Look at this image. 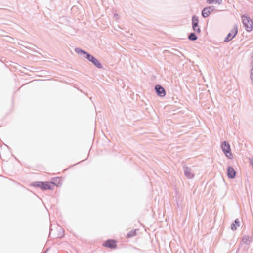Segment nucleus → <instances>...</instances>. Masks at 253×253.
<instances>
[{
  "mask_svg": "<svg viewBox=\"0 0 253 253\" xmlns=\"http://www.w3.org/2000/svg\"><path fill=\"white\" fill-rule=\"evenodd\" d=\"M103 246L110 248L111 249H115L117 248V242L114 239H107L103 244Z\"/></svg>",
  "mask_w": 253,
  "mask_h": 253,
  "instance_id": "9",
  "label": "nucleus"
},
{
  "mask_svg": "<svg viewBox=\"0 0 253 253\" xmlns=\"http://www.w3.org/2000/svg\"><path fill=\"white\" fill-rule=\"evenodd\" d=\"M214 6H210L205 7L201 11V15L204 18L209 17V16L214 10Z\"/></svg>",
  "mask_w": 253,
  "mask_h": 253,
  "instance_id": "8",
  "label": "nucleus"
},
{
  "mask_svg": "<svg viewBox=\"0 0 253 253\" xmlns=\"http://www.w3.org/2000/svg\"><path fill=\"white\" fill-rule=\"evenodd\" d=\"M47 251H48V249H47V250H46V251H45L43 253H47Z\"/></svg>",
  "mask_w": 253,
  "mask_h": 253,
  "instance_id": "23",
  "label": "nucleus"
},
{
  "mask_svg": "<svg viewBox=\"0 0 253 253\" xmlns=\"http://www.w3.org/2000/svg\"><path fill=\"white\" fill-rule=\"evenodd\" d=\"M221 149L224 155L230 159L233 158V154L231 152L230 145L227 141L222 142L220 145Z\"/></svg>",
  "mask_w": 253,
  "mask_h": 253,
  "instance_id": "4",
  "label": "nucleus"
},
{
  "mask_svg": "<svg viewBox=\"0 0 253 253\" xmlns=\"http://www.w3.org/2000/svg\"><path fill=\"white\" fill-rule=\"evenodd\" d=\"M239 250H240V247H239V248H238L237 249V250H236V253H237L239 251Z\"/></svg>",
  "mask_w": 253,
  "mask_h": 253,
  "instance_id": "21",
  "label": "nucleus"
},
{
  "mask_svg": "<svg viewBox=\"0 0 253 253\" xmlns=\"http://www.w3.org/2000/svg\"><path fill=\"white\" fill-rule=\"evenodd\" d=\"M154 90L156 94L161 97H164L166 95L165 89L160 84H156L154 87Z\"/></svg>",
  "mask_w": 253,
  "mask_h": 253,
  "instance_id": "7",
  "label": "nucleus"
},
{
  "mask_svg": "<svg viewBox=\"0 0 253 253\" xmlns=\"http://www.w3.org/2000/svg\"><path fill=\"white\" fill-rule=\"evenodd\" d=\"M118 16V14H115L114 15V16H115V17H117V16Z\"/></svg>",
  "mask_w": 253,
  "mask_h": 253,
  "instance_id": "24",
  "label": "nucleus"
},
{
  "mask_svg": "<svg viewBox=\"0 0 253 253\" xmlns=\"http://www.w3.org/2000/svg\"><path fill=\"white\" fill-rule=\"evenodd\" d=\"M238 32V26L235 24L233 28L228 33L226 37L224 38V42L227 43L232 40L237 35Z\"/></svg>",
  "mask_w": 253,
  "mask_h": 253,
  "instance_id": "5",
  "label": "nucleus"
},
{
  "mask_svg": "<svg viewBox=\"0 0 253 253\" xmlns=\"http://www.w3.org/2000/svg\"><path fill=\"white\" fill-rule=\"evenodd\" d=\"M240 225V222L239 219H236L231 225V229L232 231H236L237 228V226L239 227Z\"/></svg>",
  "mask_w": 253,
  "mask_h": 253,
  "instance_id": "14",
  "label": "nucleus"
},
{
  "mask_svg": "<svg viewBox=\"0 0 253 253\" xmlns=\"http://www.w3.org/2000/svg\"><path fill=\"white\" fill-rule=\"evenodd\" d=\"M138 229L131 230L126 235V238H130L133 236H135L136 235V231Z\"/></svg>",
  "mask_w": 253,
  "mask_h": 253,
  "instance_id": "16",
  "label": "nucleus"
},
{
  "mask_svg": "<svg viewBox=\"0 0 253 253\" xmlns=\"http://www.w3.org/2000/svg\"><path fill=\"white\" fill-rule=\"evenodd\" d=\"M50 186H52L53 190L54 188V186H56L57 187H59L61 185L62 183V180L59 177H54L52 179V180L50 181Z\"/></svg>",
  "mask_w": 253,
  "mask_h": 253,
  "instance_id": "10",
  "label": "nucleus"
},
{
  "mask_svg": "<svg viewBox=\"0 0 253 253\" xmlns=\"http://www.w3.org/2000/svg\"><path fill=\"white\" fill-rule=\"evenodd\" d=\"M135 249L136 250H137L140 251L141 252H142V250H140L139 249H138V248H135Z\"/></svg>",
  "mask_w": 253,
  "mask_h": 253,
  "instance_id": "20",
  "label": "nucleus"
},
{
  "mask_svg": "<svg viewBox=\"0 0 253 253\" xmlns=\"http://www.w3.org/2000/svg\"><path fill=\"white\" fill-rule=\"evenodd\" d=\"M242 22L246 30L249 32L253 30V21L250 17L246 15H241Z\"/></svg>",
  "mask_w": 253,
  "mask_h": 253,
  "instance_id": "3",
  "label": "nucleus"
},
{
  "mask_svg": "<svg viewBox=\"0 0 253 253\" xmlns=\"http://www.w3.org/2000/svg\"><path fill=\"white\" fill-rule=\"evenodd\" d=\"M80 163V162L77 163V164H76L74 165L73 166H75V165H77V164H79Z\"/></svg>",
  "mask_w": 253,
  "mask_h": 253,
  "instance_id": "26",
  "label": "nucleus"
},
{
  "mask_svg": "<svg viewBox=\"0 0 253 253\" xmlns=\"http://www.w3.org/2000/svg\"><path fill=\"white\" fill-rule=\"evenodd\" d=\"M252 58L253 59V52L252 53Z\"/></svg>",
  "mask_w": 253,
  "mask_h": 253,
  "instance_id": "25",
  "label": "nucleus"
},
{
  "mask_svg": "<svg viewBox=\"0 0 253 253\" xmlns=\"http://www.w3.org/2000/svg\"><path fill=\"white\" fill-rule=\"evenodd\" d=\"M192 28L194 32L197 34H200L201 32L200 26H199V18L196 15L192 16Z\"/></svg>",
  "mask_w": 253,
  "mask_h": 253,
  "instance_id": "6",
  "label": "nucleus"
},
{
  "mask_svg": "<svg viewBox=\"0 0 253 253\" xmlns=\"http://www.w3.org/2000/svg\"><path fill=\"white\" fill-rule=\"evenodd\" d=\"M74 51L79 55L82 56L91 62L96 68L98 69H102L103 68L100 61L89 52L79 47L75 48Z\"/></svg>",
  "mask_w": 253,
  "mask_h": 253,
  "instance_id": "1",
  "label": "nucleus"
},
{
  "mask_svg": "<svg viewBox=\"0 0 253 253\" xmlns=\"http://www.w3.org/2000/svg\"><path fill=\"white\" fill-rule=\"evenodd\" d=\"M251 165H252V166L253 168V162H251Z\"/></svg>",
  "mask_w": 253,
  "mask_h": 253,
  "instance_id": "22",
  "label": "nucleus"
},
{
  "mask_svg": "<svg viewBox=\"0 0 253 253\" xmlns=\"http://www.w3.org/2000/svg\"><path fill=\"white\" fill-rule=\"evenodd\" d=\"M227 175L229 179H234L236 176V171L232 166H228L226 169Z\"/></svg>",
  "mask_w": 253,
  "mask_h": 253,
  "instance_id": "11",
  "label": "nucleus"
},
{
  "mask_svg": "<svg viewBox=\"0 0 253 253\" xmlns=\"http://www.w3.org/2000/svg\"><path fill=\"white\" fill-rule=\"evenodd\" d=\"M30 186L42 190H53L52 186H50L48 181H34L31 183Z\"/></svg>",
  "mask_w": 253,
  "mask_h": 253,
  "instance_id": "2",
  "label": "nucleus"
},
{
  "mask_svg": "<svg viewBox=\"0 0 253 253\" xmlns=\"http://www.w3.org/2000/svg\"><path fill=\"white\" fill-rule=\"evenodd\" d=\"M253 237L252 236L244 235L242 238V241L246 245H248L252 242Z\"/></svg>",
  "mask_w": 253,
  "mask_h": 253,
  "instance_id": "13",
  "label": "nucleus"
},
{
  "mask_svg": "<svg viewBox=\"0 0 253 253\" xmlns=\"http://www.w3.org/2000/svg\"><path fill=\"white\" fill-rule=\"evenodd\" d=\"M64 230L63 228H60V231H59V233L58 234V237L61 238L64 237Z\"/></svg>",
  "mask_w": 253,
  "mask_h": 253,
  "instance_id": "17",
  "label": "nucleus"
},
{
  "mask_svg": "<svg viewBox=\"0 0 253 253\" xmlns=\"http://www.w3.org/2000/svg\"><path fill=\"white\" fill-rule=\"evenodd\" d=\"M215 2L218 4H221L222 3V0H215Z\"/></svg>",
  "mask_w": 253,
  "mask_h": 253,
  "instance_id": "19",
  "label": "nucleus"
},
{
  "mask_svg": "<svg viewBox=\"0 0 253 253\" xmlns=\"http://www.w3.org/2000/svg\"><path fill=\"white\" fill-rule=\"evenodd\" d=\"M183 168L184 174L186 177L188 179H193L195 175L192 172L191 168L187 166H184Z\"/></svg>",
  "mask_w": 253,
  "mask_h": 253,
  "instance_id": "12",
  "label": "nucleus"
},
{
  "mask_svg": "<svg viewBox=\"0 0 253 253\" xmlns=\"http://www.w3.org/2000/svg\"><path fill=\"white\" fill-rule=\"evenodd\" d=\"M215 2V0H207V3L211 4Z\"/></svg>",
  "mask_w": 253,
  "mask_h": 253,
  "instance_id": "18",
  "label": "nucleus"
},
{
  "mask_svg": "<svg viewBox=\"0 0 253 253\" xmlns=\"http://www.w3.org/2000/svg\"><path fill=\"white\" fill-rule=\"evenodd\" d=\"M196 34L195 32L190 33L188 36V39L191 41H196L198 39Z\"/></svg>",
  "mask_w": 253,
  "mask_h": 253,
  "instance_id": "15",
  "label": "nucleus"
}]
</instances>
